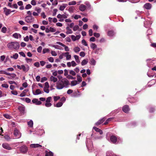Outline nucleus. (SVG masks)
<instances>
[{"label": "nucleus", "mask_w": 156, "mask_h": 156, "mask_svg": "<svg viewBox=\"0 0 156 156\" xmlns=\"http://www.w3.org/2000/svg\"><path fill=\"white\" fill-rule=\"evenodd\" d=\"M7 47L10 50L13 49L18 50L20 48V45L18 42H11L7 44Z\"/></svg>", "instance_id": "f257e3e1"}, {"label": "nucleus", "mask_w": 156, "mask_h": 156, "mask_svg": "<svg viewBox=\"0 0 156 156\" xmlns=\"http://www.w3.org/2000/svg\"><path fill=\"white\" fill-rule=\"evenodd\" d=\"M25 19L27 23H30L34 21V18L32 16H27L25 17Z\"/></svg>", "instance_id": "f03ea898"}, {"label": "nucleus", "mask_w": 156, "mask_h": 156, "mask_svg": "<svg viewBox=\"0 0 156 156\" xmlns=\"http://www.w3.org/2000/svg\"><path fill=\"white\" fill-rule=\"evenodd\" d=\"M61 81L65 87H67L70 84L69 81L66 79H62Z\"/></svg>", "instance_id": "7ed1b4c3"}, {"label": "nucleus", "mask_w": 156, "mask_h": 156, "mask_svg": "<svg viewBox=\"0 0 156 156\" xmlns=\"http://www.w3.org/2000/svg\"><path fill=\"white\" fill-rule=\"evenodd\" d=\"M64 87L61 80L56 83V88L58 89H61Z\"/></svg>", "instance_id": "20e7f679"}, {"label": "nucleus", "mask_w": 156, "mask_h": 156, "mask_svg": "<svg viewBox=\"0 0 156 156\" xmlns=\"http://www.w3.org/2000/svg\"><path fill=\"white\" fill-rule=\"evenodd\" d=\"M110 140L112 143L114 144H116L117 140V137L114 135H112L110 136Z\"/></svg>", "instance_id": "39448f33"}, {"label": "nucleus", "mask_w": 156, "mask_h": 156, "mask_svg": "<svg viewBox=\"0 0 156 156\" xmlns=\"http://www.w3.org/2000/svg\"><path fill=\"white\" fill-rule=\"evenodd\" d=\"M122 110L125 113H128L130 110L129 106L127 105H125L122 108Z\"/></svg>", "instance_id": "423d86ee"}, {"label": "nucleus", "mask_w": 156, "mask_h": 156, "mask_svg": "<svg viewBox=\"0 0 156 156\" xmlns=\"http://www.w3.org/2000/svg\"><path fill=\"white\" fill-rule=\"evenodd\" d=\"M27 147L25 146H23L20 148L21 152L24 153H26L27 152Z\"/></svg>", "instance_id": "0eeeda50"}, {"label": "nucleus", "mask_w": 156, "mask_h": 156, "mask_svg": "<svg viewBox=\"0 0 156 156\" xmlns=\"http://www.w3.org/2000/svg\"><path fill=\"white\" fill-rule=\"evenodd\" d=\"M56 44H59L65 48V50L66 51H69V49L68 46H66L64 44L61 43V42L57 41Z\"/></svg>", "instance_id": "6e6552de"}, {"label": "nucleus", "mask_w": 156, "mask_h": 156, "mask_svg": "<svg viewBox=\"0 0 156 156\" xmlns=\"http://www.w3.org/2000/svg\"><path fill=\"white\" fill-rule=\"evenodd\" d=\"M18 109L20 112L21 115H23L24 114L25 110V107L23 106H19L18 108Z\"/></svg>", "instance_id": "1a4fd4ad"}, {"label": "nucleus", "mask_w": 156, "mask_h": 156, "mask_svg": "<svg viewBox=\"0 0 156 156\" xmlns=\"http://www.w3.org/2000/svg\"><path fill=\"white\" fill-rule=\"evenodd\" d=\"M106 119L105 117H103L102 119L99 120L97 122L95 123V125L98 126L102 123Z\"/></svg>", "instance_id": "9d476101"}, {"label": "nucleus", "mask_w": 156, "mask_h": 156, "mask_svg": "<svg viewBox=\"0 0 156 156\" xmlns=\"http://www.w3.org/2000/svg\"><path fill=\"white\" fill-rule=\"evenodd\" d=\"M2 146L4 148L8 150L11 149V147H10L9 145L7 143H3L2 145Z\"/></svg>", "instance_id": "9b49d317"}, {"label": "nucleus", "mask_w": 156, "mask_h": 156, "mask_svg": "<svg viewBox=\"0 0 156 156\" xmlns=\"http://www.w3.org/2000/svg\"><path fill=\"white\" fill-rule=\"evenodd\" d=\"M3 9L4 12L5 13V15L6 16H8L11 12V10L7 9L6 7L4 8Z\"/></svg>", "instance_id": "f8f14e48"}, {"label": "nucleus", "mask_w": 156, "mask_h": 156, "mask_svg": "<svg viewBox=\"0 0 156 156\" xmlns=\"http://www.w3.org/2000/svg\"><path fill=\"white\" fill-rule=\"evenodd\" d=\"M14 134L16 137H17V138L20 137L21 136V135L19 131L17 129H15L14 130Z\"/></svg>", "instance_id": "ddd939ff"}, {"label": "nucleus", "mask_w": 156, "mask_h": 156, "mask_svg": "<svg viewBox=\"0 0 156 156\" xmlns=\"http://www.w3.org/2000/svg\"><path fill=\"white\" fill-rule=\"evenodd\" d=\"M151 5L149 3L145 4L144 6V7L147 9H150L151 7Z\"/></svg>", "instance_id": "4468645a"}, {"label": "nucleus", "mask_w": 156, "mask_h": 156, "mask_svg": "<svg viewBox=\"0 0 156 156\" xmlns=\"http://www.w3.org/2000/svg\"><path fill=\"white\" fill-rule=\"evenodd\" d=\"M93 129L96 132H99L100 134L101 135L103 134V132L100 129L95 127H94L93 128Z\"/></svg>", "instance_id": "2eb2a0df"}, {"label": "nucleus", "mask_w": 156, "mask_h": 156, "mask_svg": "<svg viewBox=\"0 0 156 156\" xmlns=\"http://www.w3.org/2000/svg\"><path fill=\"white\" fill-rule=\"evenodd\" d=\"M28 67L26 68L25 66L24 65H21L22 69H23L24 72H27L29 69V67L28 65H27Z\"/></svg>", "instance_id": "dca6fc26"}, {"label": "nucleus", "mask_w": 156, "mask_h": 156, "mask_svg": "<svg viewBox=\"0 0 156 156\" xmlns=\"http://www.w3.org/2000/svg\"><path fill=\"white\" fill-rule=\"evenodd\" d=\"M79 9L81 11H84L86 9V6L83 4H81L79 6Z\"/></svg>", "instance_id": "f3484780"}, {"label": "nucleus", "mask_w": 156, "mask_h": 156, "mask_svg": "<svg viewBox=\"0 0 156 156\" xmlns=\"http://www.w3.org/2000/svg\"><path fill=\"white\" fill-rule=\"evenodd\" d=\"M30 147L32 148H36L39 147H41L42 146L38 144H32L30 145Z\"/></svg>", "instance_id": "a211bd4d"}, {"label": "nucleus", "mask_w": 156, "mask_h": 156, "mask_svg": "<svg viewBox=\"0 0 156 156\" xmlns=\"http://www.w3.org/2000/svg\"><path fill=\"white\" fill-rule=\"evenodd\" d=\"M50 80L53 81L54 83L56 82L58 80V79L56 77H55L51 76L50 78Z\"/></svg>", "instance_id": "6ab92c4d"}, {"label": "nucleus", "mask_w": 156, "mask_h": 156, "mask_svg": "<svg viewBox=\"0 0 156 156\" xmlns=\"http://www.w3.org/2000/svg\"><path fill=\"white\" fill-rule=\"evenodd\" d=\"M128 101L131 103H135L136 102V100L133 98H128Z\"/></svg>", "instance_id": "aec40b11"}, {"label": "nucleus", "mask_w": 156, "mask_h": 156, "mask_svg": "<svg viewBox=\"0 0 156 156\" xmlns=\"http://www.w3.org/2000/svg\"><path fill=\"white\" fill-rule=\"evenodd\" d=\"M66 29L67 31L66 32V33L67 34H71L73 33L72 30L70 29L69 27H66Z\"/></svg>", "instance_id": "412c9836"}, {"label": "nucleus", "mask_w": 156, "mask_h": 156, "mask_svg": "<svg viewBox=\"0 0 156 156\" xmlns=\"http://www.w3.org/2000/svg\"><path fill=\"white\" fill-rule=\"evenodd\" d=\"M42 93V92L39 89H37L36 90L35 93L33 92V94L34 95H38Z\"/></svg>", "instance_id": "4be33fe9"}, {"label": "nucleus", "mask_w": 156, "mask_h": 156, "mask_svg": "<svg viewBox=\"0 0 156 156\" xmlns=\"http://www.w3.org/2000/svg\"><path fill=\"white\" fill-rule=\"evenodd\" d=\"M115 34L114 31L112 30H109L108 33V35L109 36H112Z\"/></svg>", "instance_id": "5701e85b"}, {"label": "nucleus", "mask_w": 156, "mask_h": 156, "mask_svg": "<svg viewBox=\"0 0 156 156\" xmlns=\"http://www.w3.org/2000/svg\"><path fill=\"white\" fill-rule=\"evenodd\" d=\"M69 54V52L65 53H63L62 54L60 55L59 56V58L60 59H62L63 58V56H66V54Z\"/></svg>", "instance_id": "b1692460"}, {"label": "nucleus", "mask_w": 156, "mask_h": 156, "mask_svg": "<svg viewBox=\"0 0 156 156\" xmlns=\"http://www.w3.org/2000/svg\"><path fill=\"white\" fill-rule=\"evenodd\" d=\"M90 46L91 48L93 50H94L95 49L97 48V46L95 43H91Z\"/></svg>", "instance_id": "393cba45"}, {"label": "nucleus", "mask_w": 156, "mask_h": 156, "mask_svg": "<svg viewBox=\"0 0 156 156\" xmlns=\"http://www.w3.org/2000/svg\"><path fill=\"white\" fill-rule=\"evenodd\" d=\"M8 74H7V75L10 76L12 79H14V78L16 76V75L14 73H8Z\"/></svg>", "instance_id": "a878e982"}, {"label": "nucleus", "mask_w": 156, "mask_h": 156, "mask_svg": "<svg viewBox=\"0 0 156 156\" xmlns=\"http://www.w3.org/2000/svg\"><path fill=\"white\" fill-rule=\"evenodd\" d=\"M27 124L29 126L32 127L33 126V121L32 120H30L28 122Z\"/></svg>", "instance_id": "bb28decb"}, {"label": "nucleus", "mask_w": 156, "mask_h": 156, "mask_svg": "<svg viewBox=\"0 0 156 156\" xmlns=\"http://www.w3.org/2000/svg\"><path fill=\"white\" fill-rule=\"evenodd\" d=\"M77 82L76 80H73L71 81V84L72 86H74L77 84Z\"/></svg>", "instance_id": "cd10ccee"}, {"label": "nucleus", "mask_w": 156, "mask_h": 156, "mask_svg": "<svg viewBox=\"0 0 156 156\" xmlns=\"http://www.w3.org/2000/svg\"><path fill=\"white\" fill-rule=\"evenodd\" d=\"M73 50L75 52H77L80 51V49L78 47H76L74 48Z\"/></svg>", "instance_id": "c85d7f7f"}, {"label": "nucleus", "mask_w": 156, "mask_h": 156, "mask_svg": "<svg viewBox=\"0 0 156 156\" xmlns=\"http://www.w3.org/2000/svg\"><path fill=\"white\" fill-rule=\"evenodd\" d=\"M66 7V5L63 4V5H61L60 7L59 10L61 11H63Z\"/></svg>", "instance_id": "c756f323"}, {"label": "nucleus", "mask_w": 156, "mask_h": 156, "mask_svg": "<svg viewBox=\"0 0 156 156\" xmlns=\"http://www.w3.org/2000/svg\"><path fill=\"white\" fill-rule=\"evenodd\" d=\"M74 57L76 62L78 63H79L80 62V61L79 59V56L77 55H74Z\"/></svg>", "instance_id": "7c9ffc66"}, {"label": "nucleus", "mask_w": 156, "mask_h": 156, "mask_svg": "<svg viewBox=\"0 0 156 156\" xmlns=\"http://www.w3.org/2000/svg\"><path fill=\"white\" fill-rule=\"evenodd\" d=\"M88 61L86 59H83L81 62V64L82 66L85 65L87 64Z\"/></svg>", "instance_id": "2f4dec72"}, {"label": "nucleus", "mask_w": 156, "mask_h": 156, "mask_svg": "<svg viewBox=\"0 0 156 156\" xmlns=\"http://www.w3.org/2000/svg\"><path fill=\"white\" fill-rule=\"evenodd\" d=\"M90 64L93 65H95L96 64V61L93 58H92L90 59Z\"/></svg>", "instance_id": "473e14b6"}, {"label": "nucleus", "mask_w": 156, "mask_h": 156, "mask_svg": "<svg viewBox=\"0 0 156 156\" xmlns=\"http://www.w3.org/2000/svg\"><path fill=\"white\" fill-rule=\"evenodd\" d=\"M76 4V2L75 1H73L72 2H69L68 5H75Z\"/></svg>", "instance_id": "72a5a7b5"}, {"label": "nucleus", "mask_w": 156, "mask_h": 156, "mask_svg": "<svg viewBox=\"0 0 156 156\" xmlns=\"http://www.w3.org/2000/svg\"><path fill=\"white\" fill-rule=\"evenodd\" d=\"M4 116L6 119H10L11 118V116L8 114H5L3 115Z\"/></svg>", "instance_id": "f704fd0d"}, {"label": "nucleus", "mask_w": 156, "mask_h": 156, "mask_svg": "<svg viewBox=\"0 0 156 156\" xmlns=\"http://www.w3.org/2000/svg\"><path fill=\"white\" fill-rule=\"evenodd\" d=\"M18 54L17 53H15L13 55L12 57H11V58H13L15 59H16L18 58Z\"/></svg>", "instance_id": "c9c22d12"}, {"label": "nucleus", "mask_w": 156, "mask_h": 156, "mask_svg": "<svg viewBox=\"0 0 156 156\" xmlns=\"http://www.w3.org/2000/svg\"><path fill=\"white\" fill-rule=\"evenodd\" d=\"M46 154L48 156H53V153L51 151H49L48 152L47 151V153H46Z\"/></svg>", "instance_id": "e433bc0d"}, {"label": "nucleus", "mask_w": 156, "mask_h": 156, "mask_svg": "<svg viewBox=\"0 0 156 156\" xmlns=\"http://www.w3.org/2000/svg\"><path fill=\"white\" fill-rule=\"evenodd\" d=\"M63 104V103L62 102H58L56 105V106L57 107H61Z\"/></svg>", "instance_id": "4c0bfd02"}, {"label": "nucleus", "mask_w": 156, "mask_h": 156, "mask_svg": "<svg viewBox=\"0 0 156 156\" xmlns=\"http://www.w3.org/2000/svg\"><path fill=\"white\" fill-rule=\"evenodd\" d=\"M7 31V28L5 27H3L1 30V31L3 33H5Z\"/></svg>", "instance_id": "58836bf2"}, {"label": "nucleus", "mask_w": 156, "mask_h": 156, "mask_svg": "<svg viewBox=\"0 0 156 156\" xmlns=\"http://www.w3.org/2000/svg\"><path fill=\"white\" fill-rule=\"evenodd\" d=\"M79 28V27L78 25H75L73 27V30L74 31H76L78 30Z\"/></svg>", "instance_id": "ea45409f"}, {"label": "nucleus", "mask_w": 156, "mask_h": 156, "mask_svg": "<svg viewBox=\"0 0 156 156\" xmlns=\"http://www.w3.org/2000/svg\"><path fill=\"white\" fill-rule=\"evenodd\" d=\"M67 78L69 79L74 80L76 79V77H73L72 76L69 75L67 76Z\"/></svg>", "instance_id": "a19ab883"}, {"label": "nucleus", "mask_w": 156, "mask_h": 156, "mask_svg": "<svg viewBox=\"0 0 156 156\" xmlns=\"http://www.w3.org/2000/svg\"><path fill=\"white\" fill-rule=\"evenodd\" d=\"M18 36H19V34L17 33H15L12 35V36L16 38V39L18 38H19Z\"/></svg>", "instance_id": "79ce46f5"}, {"label": "nucleus", "mask_w": 156, "mask_h": 156, "mask_svg": "<svg viewBox=\"0 0 156 156\" xmlns=\"http://www.w3.org/2000/svg\"><path fill=\"white\" fill-rule=\"evenodd\" d=\"M31 8L32 6L30 4H28L26 5L25 9H30Z\"/></svg>", "instance_id": "37998d69"}, {"label": "nucleus", "mask_w": 156, "mask_h": 156, "mask_svg": "<svg viewBox=\"0 0 156 156\" xmlns=\"http://www.w3.org/2000/svg\"><path fill=\"white\" fill-rule=\"evenodd\" d=\"M52 46L53 47L55 48L58 49H60L61 48H60V47L58 45H52Z\"/></svg>", "instance_id": "c03bdc74"}, {"label": "nucleus", "mask_w": 156, "mask_h": 156, "mask_svg": "<svg viewBox=\"0 0 156 156\" xmlns=\"http://www.w3.org/2000/svg\"><path fill=\"white\" fill-rule=\"evenodd\" d=\"M49 50L48 48L44 49L43 50V53L45 54L46 52H48L49 51Z\"/></svg>", "instance_id": "a18cd8bd"}, {"label": "nucleus", "mask_w": 156, "mask_h": 156, "mask_svg": "<svg viewBox=\"0 0 156 156\" xmlns=\"http://www.w3.org/2000/svg\"><path fill=\"white\" fill-rule=\"evenodd\" d=\"M96 49L95 51V54H98L99 53V51H101V49L100 48H96Z\"/></svg>", "instance_id": "49530a36"}, {"label": "nucleus", "mask_w": 156, "mask_h": 156, "mask_svg": "<svg viewBox=\"0 0 156 156\" xmlns=\"http://www.w3.org/2000/svg\"><path fill=\"white\" fill-rule=\"evenodd\" d=\"M77 80L78 81L80 82L82 80V78L80 76L77 75Z\"/></svg>", "instance_id": "de8ad7c7"}, {"label": "nucleus", "mask_w": 156, "mask_h": 156, "mask_svg": "<svg viewBox=\"0 0 156 156\" xmlns=\"http://www.w3.org/2000/svg\"><path fill=\"white\" fill-rule=\"evenodd\" d=\"M69 73L73 76L76 75V73L73 70H71L70 71Z\"/></svg>", "instance_id": "09e8293b"}, {"label": "nucleus", "mask_w": 156, "mask_h": 156, "mask_svg": "<svg viewBox=\"0 0 156 156\" xmlns=\"http://www.w3.org/2000/svg\"><path fill=\"white\" fill-rule=\"evenodd\" d=\"M44 92H46L47 93H49V90L48 89V88L44 87Z\"/></svg>", "instance_id": "8fccbe9b"}, {"label": "nucleus", "mask_w": 156, "mask_h": 156, "mask_svg": "<svg viewBox=\"0 0 156 156\" xmlns=\"http://www.w3.org/2000/svg\"><path fill=\"white\" fill-rule=\"evenodd\" d=\"M82 44L85 46H87L88 44H87L85 40L83 39L82 41Z\"/></svg>", "instance_id": "3c124183"}, {"label": "nucleus", "mask_w": 156, "mask_h": 156, "mask_svg": "<svg viewBox=\"0 0 156 156\" xmlns=\"http://www.w3.org/2000/svg\"><path fill=\"white\" fill-rule=\"evenodd\" d=\"M65 56H66V59L67 60L70 59L71 58V55L69 54H66Z\"/></svg>", "instance_id": "603ef678"}, {"label": "nucleus", "mask_w": 156, "mask_h": 156, "mask_svg": "<svg viewBox=\"0 0 156 156\" xmlns=\"http://www.w3.org/2000/svg\"><path fill=\"white\" fill-rule=\"evenodd\" d=\"M42 50V47L41 46H39L37 48V51L39 53H41Z\"/></svg>", "instance_id": "864d4df0"}, {"label": "nucleus", "mask_w": 156, "mask_h": 156, "mask_svg": "<svg viewBox=\"0 0 156 156\" xmlns=\"http://www.w3.org/2000/svg\"><path fill=\"white\" fill-rule=\"evenodd\" d=\"M48 61L51 62H54V58L52 57H50L48 58Z\"/></svg>", "instance_id": "5fc2aeb1"}, {"label": "nucleus", "mask_w": 156, "mask_h": 156, "mask_svg": "<svg viewBox=\"0 0 156 156\" xmlns=\"http://www.w3.org/2000/svg\"><path fill=\"white\" fill-rule=\"evenodd\" d=\"M51 105V104L50 102H46L45 104V106L48 107H50Z\"/></svg>", "instance_id": "6e6d98bb"}, {"label": "nucleus", "mask_w": 156, "mask_h": 156, "mask_svg": "<svg viewBox=\"0 0 156 156\" xmlns=\"http://www.w3.org/2000/svg\"><path fill=\"white\" fill-rule=\"evenodd\" d=\"M0 74H4L7 75V74H9L8 73H6L5 71L4 70H1L0 71Z\"/></svg>", "instance_id": "4d7b16f0"}, {"label": "nucleus", "mask_w": 156, "mask_h": 156, "mask_svg": "<svg viewBox=\"0 0 156 156\" xmlns=\"http://www.w3.org/2000/svg\"><path fill=\"white\" fill-rule=\"evenodd\" d=\"M47 80V79L46 77H42L41 79V82L42 83H43L44 82V81H45Z\"/></svg>", "instance_id": "13d9d810"}, {"label": "nucleus", "mask_w": 156, "mask_h": 156, "mask_svg": "<svg viewBox=\"0 0 156 156\" xmlns=\"http://www.w3.org/2000/svg\"><path fill=\"white\" fill-rule=\"evenodd\" d=\"M19 53L23 57H26V55L25 54V53H24V52H23V51H21V52H20Z\"/></svg>", "instance_id": "bf43d9fd"}, {"label": "nucleus", "mask_w": 156, "mask_h": 156, "mask_svg": "<svg viewBox=\"0 0 156 156\" xmlns=\"http://www.w3.org/2000/svg\"><path fill=\"white\" fill-rule=\"evenodd\" d=\"M34 66H36L37 67H39L40 66V64H39V62H35L34 64Z\"/></svg>", "instance_id": "052dcab7"}, {"label": "nucleus", "mask_w": 156, "mask_h": 156, "mask_svg": "<svg viewBox=\"0 0 156 156\" xmlns=\"http://www.w3.org/2000/svg\"><path fill=\"white\" fill-rule=\"evenodd\" d=\"M60 98L59 96H54V100L55 101H57Z\"/></svg>", "instance_id": "680f3d73"}, {"label": "nucleus", "mask_w": 156, "mask_h": 156, "mask_svg": "<svg viewBox=\"0 0 156 156\" xmlns=\"http://www.w3.org/2000/svg\"><path fill=\"white\" fill-rule=\"evenodd\" d=\"M49 30H50V32H55L56 31V30L55 29L51 27H50Z\"/></svg>", "instance_id": "e2e57ef3"}, {"label": "nucleus", "mask_w": 156, "mask_h": 156, "mask_svg": "<svg viewBox=\"0 0 156 156\" xmlns=\"http://www.w3.org/2000/svg\"><path fill=\"white\" fill-rule=\"evenodd\" d=\"M25 60H26L27 63H28L29 62H31L32 61V59L28 58L27 57L25 58Z\"/></svg>", "instance_id": "0e129e2a"}, {"label": "nucleus", "mask_w": 156, "mask_h": 156, "mask_svg": "<svg viewBox=\"0 0 156 156\" xmlns=\"http://www.w3.org/2000/svg\"><path fill=\"white\" fill-rule=\"evenodd\" d=\"M94 35L96 37H99L100 36V34L96 33H94Z\"/></svg>", "instance_id": "69168bd1"}, {"label": "nucleus", "mask_w": 156, "mask_h": 156, "mask_svg": "<svg viewBox=\"0 0 156 156\" xmlns=\"http://www.w3.org/2000/svg\"><path fill=\"white\" fill-rule=\"evenodd\" d=\"M35 10L37 11L38 13H39L41 11V9L39 8H36L35 9Z\"/></svg>", "instance_id": "338daca9"}, {"label": "nucleus", "mask_w": 156, "mask_h": 156, "mask_svg": "<svg viewBox=\"0 0 156 156\" xmlns=\"http://www.w3.org/2000/svg\"><path fill=\"white\" fill-rule=\"evenodd\" d=\"M80 55L82 57H84L85 56V53L83 51H81L80 53Z\"/></svg>", "instance_id": "774afa93"}]
</instances>
